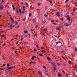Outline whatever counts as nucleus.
Segmentation results:
<instances>
[{"label":"nucleus","instance_id":"35","mask_svg":"<svg viewBox=\"0 0 77 77\" xmlns=\"http://www.w3.org/2000/svg\"><path fill=\"white\" fill-rule=\"evenodd\" d=\"M15 23L16 24H18V22H17V21H16L15 22Z\"/></svg>","mask_w":77,"mask_h":77},{"label":"nucleus","instance_id":"54","mask_svg":"<svg viewBox=\"0 0 77 77\" xmlns=\"http://www.w3.org/2000/svg\"><path fill=\"white\" fill-rule=\"evenodd\" d=\"M38 27V25H36V26H35V28H37V27Z\"/></svg>","mask_w":77,"mask_h":77},{"label":"nucleus","instance_id":"5","mask_svg":"<svg viewBox=\"0 0 77 77\" xmlns=\"http://www.w3.org/2000/svg\"><path fill=\"white\" fill-rule=\"evenodd\" d=\"M56 15L57 16H59L60 15V14L59 12H57L56 13Z\"/></svg>","mask_w":77,"mask_h":77},{"label":"nucleus","instance_id":"43","mask_svg":"<svg viewBox=\"0 0 77 77\" xmlns=\"http://www.w3.org/2000/svg\"><path fill=\"white\" fill-rule=\"evenodd\" d=\"M41 49H42V50H43V49H44V47H41Z\"/></svg>","mask_w":77,"mask_h":77},{"label":"nucleus","instance_id":"60","mask_svg":"<svg viewBox=\"0 0 77 77\" xmlns=\"http://www.w3.org/2000/svg\"><path fill=\"white\" fill-rule=\"evenodd\" d=\"M16 44H18V42H17L16 43Z\"/></svg>","mask_w":77,"mask_h":77},{"label":"nucleus","instance_id":"23","mask_svg":"<svg viewBox=\"0 0 77 77\" xmlns=\"http://www.w3.org/2000/svg\"><path fill=\"white\" fill-rule=\"evenodd\" d=\"M47 59H48V60H51V59L49 57H47Z\"/></svg>","mask_w":77,"mask_h":77},{"label":"nucleus","instance_id":"22","mask_svg":"<svg viewBox=\"0 0 77 77\" xmlns=\"http://www.w3.org/2000/svg\"><path fill=\"white\" fill-rule=\"evenodd\" d=\"M38 50V49L34 48V50L35 51H37V50Z\"/></svg>","mask_w":77,"mask_h":77},{"label":"nucleus","instance_id":"31","mask_svg":"<svg viewBox=\"0 0 77 77\" xmlns=\"http://www.w3.org/2000/svg\"><path fill=\"white\" fill-rule=\"evenodd\" d=\"M59 27L60 29H62V28H63V26H59Z\"/></svg>","mask_w":77,"mask_h":77},{"label":"nucleus","instance_id":"21","mask_svg":"<svg viewBox=\"0 0 77 77\" xmlns=\"http://www.w3.org/2000/svg\"><path fill=\"white\" fill-rule=\"evenodd\" d=\"M28 33V32L26 30L24 31V33H26V34H27Z\"/></svg>","mask_w":77,"mask_h":77},{"label":"nucleus","instance_id":"37","mask_svg":"<svg viewBox=\"0 0 77 77\" xmlns=\"http://www.w3.org/2000/svg\"><path fill=\"white\" fill-rule=\"evenodd\" d=\"M54 21H55L54 20H52L51 21V23H54Z\"/></svg>","mask_w":77,"mask_h":77},{"label":"nucleus","instance_id":"27","mask_svg":"<svg viewBox=\"0 0 77 77\" xmlns=\"http://www.w3.org/2000/svg\"><path fill=\"white\" fill-rule=\"evenodd\" d=\"M68 63H69V64H71V62L70 60H69Z\"/></svg>","mask_w":77,"mask_h":77},{"label":"nucleus","instance_id":"16","mask_svg":"<svg viewBox=\"0 0 77 77\" xmlns=\"http://www.w3.org/2000/svg\"><path fill=\"white\" fill-rule=\"evenodd\" d=\"M51 64L52 65H54L56 66V63H54V62H52L51 63Z\"/></svg>","mask_w":77,"mask_h":77},{"label":"nucleus","instance_id":"63","mask_svg":"<svg viewBox=\"0 0 77 77\" xmlns=\"http://www.w3.org/2000/svg\"><path fill=\"white\" fill-rule=\"evenodd\" d=\"M54 70H56V67H54Z\"/></svg>","mask_w":77,"mask_h":77},{"label":"nucleus","instance_id":"20","mask_svg":"<svg viewBox=\"0 0 77 77\" xmlns=\"http://www.w3.org/2000/svg\"><path fill=\"white\" fill-rule=\"evenodd\" d=\"M65 26H69V24L68 23H66L65 24Z\"/></svg>","mask_w":77,"mask_h":77},{"label":"nucleus","instance_id":"14","mask_svg":"<svg viewBox=\"0 0 77 77\" xmlns=\"http://www.w3.org/2000/svg\"><path fill=\"white\" fill-rule=\"evenodd\" d=\"M7 67H9L11 66V64H9V63L7 65Z\"/></svg>","mask_w":77,"mask_h":77},{"label":"nucleus","instance_id":"55","mask_svg":"<svg viewBox=\"0 0 77 77\" xmlns=\"http://www.w3.org/2000/svg\"><path fill=\"white\" fill-rule=\"evenodd\" d=\"M4 36H5V35H3L2 36V38H3V37H4Z\"/></svg>","mask_w":77,"mask_h":77},{"label":"nucleus","instance_id":"61","mask_svg":"<svg viewBox=\"0 0 77 77\" xmlns=\"http://www.w3.org/2000/svg\"><path fill=\"white\" fill-rule=\"evenodd\" d=\"M0 26H4V25L2 24H1L0 25Z\"/></svg>","mask_w":77,"mask_h":77},{"label":"nucleus","instance_id":"11","mask_svg":"<svg viewBox=\"0 0 77 77\" xmlns=\"http://www.w3.org/2000/svg\"><path fill=\"white\" fill-rule=\"evenodd\" d=\"M20 14H24V11H23L22 12H21V9H20Z\"/></svg>","mask_w":77,"mask_h":77},{"label":"nucleus","instance_id":"34","mask_svg":"<svg viewBox=\"0 0 77 77\" xmlns=\"http://www.w3.org/2000/svg\"><path fill=\"white\" fill-rule=\"evenodd\" d=\"M45 72H48V70H47V69H45Z\"/></svg>","mask_w":77,"mask_h":77},{"label":"nucleus","instance_id":"6","mask_svg":"<svg viewBox=\"0 0 77 77\" xmlns=\"http://www.w3.org/2000/svg\"><path fill=\"white\" fill-rule=\"evenodd\" d=\"M16 11L18 14H20V12H19V10H18V9L16 8Z\"/></svg>","mask_w":77,"mask_h":77},{"label":"nucleus","instance_id":"18","mask_svg":"<svg viewBox=\"0 0 77 77\" xmlns=\"http://www.w3.org/2000/svg\"><path fill=\"white\" fill-rule=\"evenodd\" d=\"M41 3L39 2L38 4V6L39 7H40V6H41Z\"/></svg>","mask_w":77,"mask_h":77},{"label":"nucleus","instance_id":"45","mask_svg":"<svg viewBox=\"0 0 77 77\" xmlns=\"http://www.w3.org/2000/svg\"><path fill=\"white\" fill-rule=\"evenodd\" d=\"M44 16H45V17H48V15H47V14H45L44 15Z\"/></svg>","mask_w":77,"mask_h":77},{"label":"nucleus","instance_id":"29","mask_svg":"<svg viewBox=\"0 0 77 77\" xmlns=\"http://www.w3.org/2000/svg\"><path fill=\"white\" fill-rule=\"evenodd\" d=\"M68 1H69V0H66L65 2V3H66L68 2Z\"/></svg>","mask_w":77,"mask_h":77},{"label":"nucleus","instance_id":"30","mask_svg":"<svg viewBox=\"0 0 77 77\" xmlns=\"http://www.w3.org/2000/svg\"><path fill=\"white\" fill-rule=\"evenodd\" d=\"M74 51L75 52H77V48H75V49H74Z\"/></svg>","mask_w":77,"mask_h":77},{"label":"nucleus","instance_id":"26","mask_svg":"<svg viewBox=\"0 0 77 77\" xmlns=\"http://www.w3.org/2000/svg\"><path fill=\"white\" fill-rule=\"evenodd\" d=\"M19 27H20V25H18L17 26V29H19Z\"/></svg>","mask_w":77,"mask_h":77},{"label":"nucleus","instance_id":"64","mask_svg":"<svg viewBox=\"0 0 77 77\" xmlns=\"http://www.w3.org/2000/svg\"><path fill=\"white\" fill-rule=\"evenodd\" d=\"M75 68H76V69H77V65L75 66Z\"/></svg>","mask_w":77,"mask_h":77},{"label":"nucleus","instance_id":"9","mask_svg":"<svg viewBox=\"0 0 77 77\" xmlns=\"http://www.w3.org/2000/svg\"><path fill=\"white\" fill-rule=\"evenodd\" d=\"M32 64L33 65L35 66V65H36V63L35 61H33L32 62Z\"/></svg>","mask_w":77,"mask_h":77},{"label":"nucleus","instance_id":"44","mask_svg":"<svg viewBox=\"0 0 77 77\" xmlns=\"http://www.w3.org/2000/svg\"><path fill=\"white\" fill-rule=\"evenodd\" d=\"M32 15V14L31 13H30L29 15V17H30Z\"/></svg>","mask_w":77,"mask_h":77},{"label":"nucleus","instance_id":"8","mask_svg":"<svg viewBox=\"0 0 77 77\" xmlns=\"http://www.w3.org/2000/svg\"><path fill=\"white\" fill-rule=\"evenodd\" d=\"M10 19L11 20V21H12V22H11L12 23H14V20L13 19V18H12V17H10Z\"/></svg>","mask_w":77,"mask_h":77},{"label":"nucleus","instance_id":"17","mask_svg":"<svg viewBox=\"0 0 77 77\" xmlns=\"http://www.w3.org/2000/svg\"><path fill=\"white\" fill-rule=\"evenodd\" d=\"M58 77H61V74L60 72L58 73Z\"/></svg>","mask_w":77,"mask_h":77},{"label":"nucleus","instance_id":"32","mask_svg":"<svg viewBox=\"0 0 77 77\" xmlns=\"http://www.w3.org/2000/svg\"><path fill=\"white\" fill-rule=\"evenodd\" d=\"M39 55L40 56H43V55H42V54H41V53H40L39 54Z\"/></svg>","mask_w":77,"mask_h":77},{"label":"nucleus","instance_id":"52","mask_svg":"<svg viewBox=\"0 0 77 77\" xmlns=\"http://www.w3.org/2000/svg\"><path fill=\"white\" fill-rule=\"evenodd\" d=\"M62 58H63V59H64L65 60H66V59H65V57H62Z\"/></svg>","mask_w":77,"mask_h":77},{"label":"nucleus","instance_id":"25","mask_svg":"<svg viewBox=\"0 0 77 77\" xmlns=\"http://www.w3.org/2000/svg\"><path fill=\"white\" fill-rule=\"evenodd\" d=\"M0 69H1V70H3V71H5V68H4V69H3V68H0Z\"/></svg>","mask_w":77,"mask_h":77},{"label":"nucleus","instance_id":"3","mask_svg":"<svg viewBox=\"0 0 77 77\" xmlns=\"http://www.w3.org/2000/svg\"><path fill=\"white\" fill-rule=\"evenodd\" d=\"M37 74H38V75H41V76H42V73H41V72L38 71L37 72Z\"/></svg>","mask_w":77,"mask_h":77},{"label":"nucleus","instance_id":"56","mask_svg":"<svg viewBox=\"0 0 77 77\" xmlns=\"http://www.w3.org/2000/svg\"><path fill=\"white\" fill-rule=\"evenodd\" d=\"M53 24H54V25H56V23L54 22V23H53Z\"/></svg>","mask_w":77,"mask_h":77},{"label":"nucleus","instance_id":"58","mask_svg":"<svg viewBox=\"0 0 77 77\" xmlns=\"http://www.w3.org/2000/svg\"><path fill=\"white\" fill-rule=\"evenodd\" d=\"M9 25H6L5 26V27H9L8 26Z\"/></svg>","mask_w":77,"mask_h":77},{"label":"nucleus","instance_id":"51","mask_svg":"<svg viewBox=\"0 0 77 77\" xmlns=\"http://www.w3.org/2000/svg\"><path fill=\"white\" fill-rule=\"evenodd\" d=\"M3 8H4V7H2L1 8V9H3Z\"/></svg>","mask_w":77,"mask_h":77},{"label":"nucleus","instance_id":"36","mask_svg":"<svg viewBox=\"0 0 77 77\" xmlns=\"http://www.w3.org/2000/svg\"><path fill=\"white\" fill-rule=\"evenodd\" d=\"M20 75H21V74H22V73L21 72H21V70H20Z\"/></svg>","mask_w":77,"mask_h":77},{"label":"nucleus","instance_id":"12","mask_svg":"<svg viewBox=\"0 0 77 77\" xmlns=\"http://www.w3.org/2000/svg\"><path fill=\"white\" fill-rule=\"evenodd\" d=\"M41 51L42 53H45V52H46V51H45L44 50H42Z\"/></svg>","mask_w":77,"mask_h":77},{"label":"nucleus","instance_id":"48","mask_svg":"<svg viewBox=\"0 0 77 77\" xmlns=\"http://www.w3.org/2000/svg\"><path fill=\"white\" fill-rule=\"evenodd\" d=\"M71 38V35H69V39H70Z\"/></svg>","mask_w":77,"mask_h":77},{"label":"nucleus","instance_id":"7","mask_svg":"<svg viewBox=\"0 0 77 77\" xmlns=\"http://www.w3.org/2000/svg\"><path fill=\"white\" fill-rule=\"evenodd\" d=\"M71 17H67V20H69V21H70L71 20Z\"/></svg>","mask_w":77,"mask_h":77},{"label":"nucleus","instance_id":"24","mask_svg":"<svg viewBox=\"0 0 77 77\" xmlns=\"http://www.w3.org/2000/svg\"><path fill=\"white\" fill-rule=\"evenodd\" d=\"M25 4L26 6V7L27 8L28 7V3H27V2H25Z\"/></svg>","mask_w":77,"mask_h":77},{"label":"nucleus","instance_id":"42","mask_svg":"<svg viewBox=\"0 0 77 77\" xmlns=\"http://www.w3.org/2000/svg\"><path fill=\"white\" fill-rule=\"evenodd\" d=\"M42 35H43V36H45V33H43L42 34Z\"/></svg>","mask_w":77,"mask_h":77},{"label":"nucleus","instance_id":"49","mask_svg":"<svg viewBox=\"0 0 77 77\" xmlns=\"http://www.w3.org/2000/svg\"><path fill=\"white\" fill-rule=\"evenodd\" d=\"M14 52H15V53L17 54V52H18V51H14Z\"/></svg>","mask_w":77,"mask_h":77},{"label":"nucleus","instance_id":"19","mask_svg":"<svg viewBox=\"0 0 77 77\" xmlns=\"http://www.w3.org/2000/svg\"><path fill=\"white\" fill-rule=\"evenodd\" d=\"M57 63V65H58V66H60V62H59Z\"/></svg>","mask_w":77,"mask_h":77},{"label":"nucleus","instance_id":"33","mask_svg":"<svg viewBox=\"0 0 77 77\" xmlns=\"http://www.w3.org/2000/svg\"><path fill=\"white\" fill-rule=\"evenodd\" d=\"M15 66H11V69H12V68H15Z\"/></svg>","mask_w":77,"mask_h":77},{"label":"nucleus","instance_id":"1","mask_svg":"<svg viewBox=\"0 0 77 77\" xmlns=\"http://www.w3.org/2000/svg\"><path fill=\"white\" fill-rule=\"evenodd\" d=\"M55 45L58 47H61L62 46V43L60 41H57L56 42Z\"/></svg>","mask_w":77,"mask_h":77},{"label":"nucleus","instance_id":"46","mask_svg":"<svg viewBox=\"0 0 77 77\" xmlns=\"http://www.w3.org/2000/svg\"><path fill=\"white\" fill-rule=\"evenodd\" d=\"M7 14H8V15H9V12H8V10L7 11Z\"/></svg>","mask_w":77,"mask_h":77},{"label":"nucleus","instance_id":"13","mask_svg":"<svg viewBox=\"0 0 77 77\" xmlns=\"http://www.w3.org/2000/svg\"><path fill=\"white\" fill-rule=\"evenodd\" d=\"M5 42H6L5 41L4 42V44H2V46H5L6 45V44L5 43Z\"/></svg>","mask_w":77,"mask_h":77},{"label":"nucleus","instance_id":"10","mask_svg":"<svg viewBox=\"0 0 77 77\" xmlns=\"http://www.w3.org/2000/svg\"><path fill=\"white\" fill-rule=\"evenodd\" d=\"M42 30L44 31H47V29L46 28H45L42 29Z\"/></svg>","mask_w":77,"mask_h":77},{"label":"nucleus","instance_id":"50","mask_svg":"<svg viewBox=\"0 0 77 77\" xmlns=\"http://www.w3.org/2000/svg\"><path fill=\"white\" fill-rule=\"evenodd\" d=\"M31 59H34V57H33V56H32V57L31 58Z\"/></svg>","mask_w":77,"mask_h":77},{"label":"nucleus","instance_id":"41","mask_svg":"<svg viewBox=\"0 0 77 77\" xmlns=\"http://www.w3.org/2000/svg\"><path fill=\"white\" fill-rule=\"evenodd\" d=\"M29 34L28 35H26V37H29Z\"/></svg>","mask_w":77,"mask_h":77},{"label":"nucleus","instance_id":"39","mask_svg":"<svg viewBox=\"0 0 77 77\" xmlns=\"http://www.w3.org/2000/svg\"><path fill=\"white\" fill-rule=\"evenodd\" d=\"M60 20H61V21H63V19L62 18H60Z\"/></svg>","mask_w":77,"mask_h":77},{"label":"nucleus","instance_id":"4","mask_svg":"<svg viewBox=\"0 0 77 77\" xmlns=\"http://www.w3.org/2000/svg\"><path fill=\"white\" fill-rule=\"evenodd\" d=\"M15 27V25H11L10 26H9L10 28L11 29L13 28V27Z\"/></svg>","mask_w":77,"mask_h":77},{"label":"nucleus","instance_id":"15","mask_svg":"<svg viewBox=\"0 0 77 77\" xmlns=\"http://www.w3.org/2000/svg\"><path fill=\"white\" fill-rule=\"evenodd\" d=\"M56 30H60V27L59 26L57 28H56Z\"/></svg>","mask_w":77,"mask_h":77},{"label":"nucleus","instance_id":"2","mask_svg":"<svg viewBox=\"0 0 77 77\" xmlns=\"http://www.w3.org/2000/svg\"><path fill=\"white\" fill-rule=\"evenodd\" d=\"M6 70H8V71H10V69H11V68L10 67H7V69H5Z\"/></svg>","mask_w":77,"mask_h":77},{"label":"nucleus","instance_id":"59","mask_svg":"<svg viewBox=\"0 0 77 77\" xmlns=\"http://www.w3.org/2000/svg\"><path fill=\"white\" fill-rule=\"evenodd\" d=\"M5 65H6L5 64H5H3V66H5Z\"/></svg>","mask_w":77,"mask_h":77},{"label":"nucleus","instance_id":"38","mask_svg":"<svg viewBox=\"0 0 77 77\" xmlns=\"http://www.w3.org/2000/svg\"><path fill=\"white\" fill-rule=\"evenodd\" d=\"M45 23V20H43L42 21V23Z\"/></svg>","mask_w":77,"mask_h":77},{"label":"nucleus","instance_id":"57","mask_svg":"<svg viewBox=\"0 0 77 77\" xmlns=\"http://www.w3.org/2000/svg\"><path fill=\"white\" fill-rule=\"evenodd\" d=\"M36 58L38 60H40V59H39L38 57H36Z\"/></svg>","mask_w":77,"mask_h":77},{"label":"nucleus","instance_id":"62","mask_svg":"<svg viewBox=\"0 0 77 77\" xmlns=\"http://www.w3.org/2000/svg\"><path fill=\"white\" fill-rule=\"evenodd\" d=\"M33 57H34V59H35V58H36V57L35 56H33Z\"/></svg>","mask_w":77,"mask_h":77},{"label":"nucleus","instance_id":"47","mask_svg":"<svg viewBox=\"0 0 77 77\" xmlns=\"http://www.w3.org/2000/svg\"><path fill=\"white\" fill-rule=\"evenodd\" d=\"M36 47L37 48H39V46H38V45H36Z\"/></svg>","mask_w":77,"mask_h":77},{"label":"nucleus","instance_id":"40","mask_svg":"<svg viewBox=\"0 0 77 77\" xmlns=\"http://www.w3.org/2000/svg\"><path fill=\"white\" fill-rule=\"evenodd\" d=\"M49 2L51 3H53V1H49Z\"/></svg>","mask_w":77,"mask_h":77},{"label":"nucleus","instance_id":"53","mask_svg":"<svg viewBox=\"0 0 77 77\" xmlns=\"http://www.w3.org/2000/svg\"><path fill=\"white\" fill-rule=\"evenodd\" d=\"M43 68H44V69H46V67L44 66L43 67Z\"/></svg>","mask_w":77,"mask_h":77},{"label":"nucleus","instance_id":"28","mask_svg":"<svg viewBox=\"0 0 77 77\" xmlns=\"http://www.w3.org/2000/svg\"><path fill=\"white\" fill-rule=\"evenodd\" d=\"M74 12H73L71 14L72 15H74Z\"/></svg>","mask_w":77,"mask_h":77}]
</instances>
